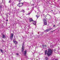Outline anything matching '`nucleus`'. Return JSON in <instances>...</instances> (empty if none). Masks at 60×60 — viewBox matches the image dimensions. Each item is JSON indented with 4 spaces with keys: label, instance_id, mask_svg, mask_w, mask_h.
<instances>
[{
    "label": "nucleus",
    "instance_id": "obj_29",
    "mask_svg": "<svg viewBox=\"0 0 60 60\" xmlns=\"http://www.w3.org/2000/svg\"><path fill=\"white\" fill-rule=\"evenodd\" d=\"M33 5H34V4H33Z\"/></svg>",
    "mask_w": 60,
    "mask_h": 60
},
{
    "label": "nucleus",
    "instance_id": "obj_6",
    "mask_svg": "<svg viewBox=\"0 0 60 60\" xmlns=\"http://www.w3.org/2000/svg\"><path fill=\"white\" fill-rule=\"evenodd\" d=\"M23 3H19L17 5V6L19 7H21L22 6H23Z\"/></svg>",
    "mask_w": 60,
    "mask_h": 60
},
{
    "label": "nucleus",
    "instance_id": "obj_1",
    "mask_svg": "<svg viewBox=\"0 0 60 60\" xmlns=\"http://www.w3.org/2000/svg\"><path fill=\"white\" fill-rule=\"evenodd\" d=\"M45 55H46L47 54V55L48 56H49L52 54L53 51L51 49H48L47 52V50H45Z\"/></svg>",
    "mask_w": 60,
    "mask_h": 60
},
{
    "label": "nucleus",
    "instance_id": "obj_11",
    "mask_svg": "<svg viewBox=\"0 0 60 60\" xmlns=\"http://www.w3.org/2000/svg\"><path fill=\"white\" fill-rule=\"evenodd\" d=\"M33 24L34 25H36V21H33Z\"/></svg>",
    "mask_w": 60,
    "mask_h": 60
},
{
    "label": "nucleus",
    "instance_id": "obj_18",
    "mask_svg": "<svg viewBox=\"0 0 60 60\" xmlns=\"http://www.w3.org/2000/svg\"><path fill=\"white\" fill-rule=\"evenodd\" d=\"M31 14V13H28V15H30V14Z\"/></svg>",
    "mask_w": 60,
    "mask_h": 60
},
{
    "label": "nucleus",
    "instance_id": "obj_25",
    "mask_svg": "<svg viewBox=\"0 0 60 60\" xmlns=\"http://www.w3.org/2000/svg\"><path fill=\"white\" fill-rule=\"evenodd\" d=\"M55 25H54L53 26V27H55Z\"/></svg>",
    "mask_w": 60,
    "mask_h": 60
},
{
    "label": "nucleus",
    "instance_id": "obj_4",
    "mask_svg": "<svg viewBox=\"0 0 60 60\" xmlns=\"http://www.w3.org/2000/svg\"><path fill=\"white\" fill-rule=\"evenodd\" d=\"M24 47V44H22V53L23 52V51H24V49H25V47Z\"/></svg>",
    "mask_w": 60,
    "mask_h": 60
},
{
    "label": "nucleus",
    "instance_id": "obj_21",
    "mask_svg": "<svg viewBox=\"0 0 60 60\" xmlns=\"http://www.w3.org/2000/svg\"><path fill=\"white\" fill-rule=\"evenodd\" d=\"M54 31V30L53 31H51V32L52 33V32H53Z\"/></svg>",
    "mask_w": 60,
    "mask_h": 60
},
{
    "label": "nucleus",
    "instance_id": "obj_9",
    "mask_svg": "<svg viewBox=\"0 0 60 60\" xmlns=\"http://www.w3.org/2000/svg\"><path fill=\"white\" fill-rule=\"evenodd\" d=\"M30 22H32V21H33L34 20L33 19V18H30L29 19Z\"/></svg>",
    "mask_w": 60,
    "mask_h": 60
},
{
    "label": "nucleus",
    "instance_id": "obj_15",
    "mask_svg": "<svg viewBox=\"0 0 60 60\" xmlns=\"http://www.w3.org/2000/svg\"><path fill=\"white\" fill-rule=\"evenodd\" d=\"M22 1V0H19V2H21V1Z\"/></svg>",
    "mask_w": 60,
    "mask_h": 60
},
{
    "label": "nucleus",
    "instance_id": "obj_13",
    "mask_svg": "<svg viewBox=\"0 0 60 60\" xmlns=\"http://www.w3.org/2000/svg\"><path fill=\"white\" fill-rule=\"evenodd\" d=\"M0 52H1V53H3V50L1 49H0Z\"/></svg>",
    "mask_w": 60,
    "mask_h": 60
},
{
    "label": "nucleus",
    "instance_id": "obj_22",
    "mask_svg": "<svg viewBox=\"0 0 60 60\" xmlns=\"http://www.w3.org/2000/svg\"><path fill=\"white\" fill-rule=\"evenodd\" d=\"M9 3H11V2H10V1H9Z\"/></svg>",
    "mask_w": 60,
    "mask_h": 60
},
{
    "label": "nucleus",
    "instance_id": "obj_20",
    "mask_svg": "<svg viewBox=\"0 0 60 60\" xmlns=\"http://www.w3.org/2000/svg\"><path fill=\"white\" fill-rule=\"evenodd\" d=\"M1 6H0V9H1Z\"/></svg>",
    "mask_w": 60,
    "mask_h": 60
},
{
    "label": "nucleus",
    "instance_id": "obj_24",
    "mask_svg": "<svg viewBox=\"0 0 60 60\" xmlns=\"http://www.w3.org/2000/svg\"><path fill=\"white\" fill-rule=\"evenodd\" d=\"M23 10V11L24 12H25V11H24V10Z\"/></svg>",
    "mask_w": 60,
    "mask_h": 60
},
{
    "label": "nucleus",
    "instance_id": "obj_8",
    "mask_svg": "<svg viewBox=\"0 0 60 60\" xmlns=\"http://www.w3.org/2000/svg\"><path fill=\"white\" fill-rule=\"evenodd\" d=\"M26 53H27V51L26 50H25L24 52V54L25 56H26Z\"/></svg>",
    "mask_w": 60,
    "mask_h": 60
},
{
    "label": "nucleus",
    "instance_id": "obj_17",
    "mask_svg": "<svg viewBox=\"0 0 60 60\" xmlns=\"http://www.w3.org/2000/svg\"><path fill=\"white\" fill-rule=\"evenodd\" d=\"M45 47H47V45H45Z\"/></svg>",
    "mask_w": 60,
    "mask_h": 60
},
{
    "label": "nucleus",
    "instance_id": "obj_5",
    "mask_svg": "<svg viewBox=\"0 0 60 60\" xmlns=\"http://www.w3.org/2000/svg\"><path fill=\"white\" fill-rule=\"evenodd\" d=\"M14 36V34L13 33H11V36L10 37V38L11 40H13V36Z\"/></svg>",
    "mask_w": 60,
    "mask_h": 60
},
{
    "label": "nucleus",
    "instance_id": "obj_28",
    "mask_svg": "<svg viewBox=\"0 0 60 60\" xmlns=\"http://www.w3.org/2000/svg\"><path fill=\"white\" fill-rule=\"evenodd\" d=\"M36 16H37V15H36Z\"/></svg>",
    "mask_w": 60,
    "mask_h": 60
},
{
    "label": "nucleus",
    "instance_id": "obj_12",
    "mask_svg": "<svg viewBox=\"0 0 60 60\" xmlns=\"http://www.w3.org/2000/svg\"><path fill=\"white\" fill-rule=\"evenodd\" d=\"M5 35H2V38H4V39L5 38Z\"/></svg>",
    "mask_w": 60,
    "mask_h": 60
},
{
    "label": "nucleus",
    "instance_id": "obj_16",
    "mask_svg": "<svg viewBox=\"0 0 60 60\" xmlns=\"http://www.w3.org/2000/svg\"><path fill=\"white\" fill-rule=\"evenodd\" d=\"M16 55H19V53H16Z\"/></svg>",
    "mask_w": 60,
    "mask_h": 60
},
{
    "label": "nucleus",
    "instance_id": "obj_23",
    "mask_svg": "<svg viewBox=\"0 0 60 60\" xmlns=\"http://www.w3.org/2000/svg\"><path fill=\"white\" fill-rule=\"evenodd\" d=\"M8 21V19H7V20L6 21Z\"/></svg>",
    "mask_w": 60,
    "mask_h": 60
},
{
    "label": "nucleus",
    "instance_id": "obj_7",
    "mask_svg": "<svg viewBox=\"0 0 60 60\" xmlns=\"http://www.w3.org/2000/svg\"><path fill=\"white\" fill-rule=\"evenodd\" d=\"M52 28H50L46 30H45V31L47 32H49V31H50V30H52Z\"/></svg>",
    "mask_w": 60,
    "mask_h": 60
},
{
    "label": "nucleus",
    "instance_id": "obj_3",
    "mask_svg": "<svg viewBox=\"0 0 60 60\" xmlns=\"http://www.w3.org/2000/svg\"><path fill=\"white\" fill-rule=\"evenodd\" d=\"M43 21L44 22V25H47V20H46L45 19H43Z\"/></svg>",
    "mask_w": 60,
    "mask_h": 60
},
{
    "label": "nucleus",
    "instance_id": "obj_14",
    "mask_svg": "<svg viewBox=\"0 0 60 60\" xmlns=\"http://www.w3.org/2000/svg\"><path fill=\"white\" fill-rule=\"evenodd\" d=\"M45 59L46 60H48V57H46Z\"/></svg>",
    "mask_w": 60,
    "mask_h": 60
},
{
    "label": "nucleus",
    "instance_id": "obj_19",
    "mask_svg": "<svg viewBox=\"0 0 60 60\" xmlns=\"http://www.w3.org/2000/svg\"><path fill=\"white\" fill-rule=\"evenodd\" d=\"M42 46L44 48V45H42Z\"/></svg>",
    "mask_w": 60,
    "mask_h": 60
},
{
    "label": "nucleus",
    "instance_id": "obj_2",
    "mask_svg": "<svg viewBox=\"0 0 60 60\" xmlns=\"http://www.w3.org/2000/svg\"><path fill=\"white\" fill-rule=\"evenodd\" d=\"M45 17L46 19L48 18L49 19H51V16L49 15H46L45 16Z\"/></svg>",
    "mask_w": 60,
    "mask_h": 60
},
{
    "label": "nucleus",
    "instance_id": "obj_27",
    "mask_svg": "<svg viewBox=\"0 0 60 60\" xmlns=\"http://www.w3.org/2000/svg\"><path fill=\"white\" fill-rule=\"evenodd\" d=\"M51 11H53V10H52Z\"/></svg>",
    "mask_w": 60,
    "mask_h": 60
},
{
    "label": "nucleus",
    "instance_id": "obj_10",
    "mask_svg": "<svg viewBox=\"0 0 60 60\" xmlns=\"http://www.w3.org/2000/svg\"><path fill=\"white\" fill-rule=\"evenodd\" d=\"M13 42L15 44V45H17V44H18V42H17V41H14V40L13 41Z\"/></svg>",
    "mask_w": 60,
    "mask_h": 60
},
{
    "label": "nucleus",
    "instance_id": "obj_26",
    "mask_svg": "<svg viewBox=\"0 0 60 60\" xmlns=\"http://www.w3.org/2000/svg\"><path fill=\"white\" fill-rule=\"evenodd\" d=\"M43 15H44V16L45 15L44 14Z\"/></svg>",
    "mask_w": 60,
    "mask_h": 60
}]
</instances>
